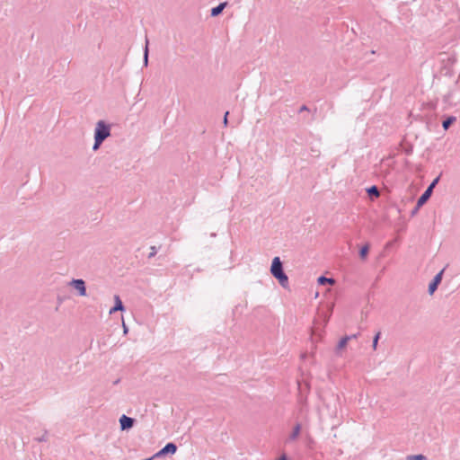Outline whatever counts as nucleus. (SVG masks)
<instances>
[{
	"label": "nucleus",
	"mask_w": 460,
	"mask_h": 460,
	"mask_svg": "<svg viewBox=\"0 0 460 460\" xmlns=\"http://www.w3.org/2000/svg\"><path fill=\"white\" fill-rule=\"evenodd\" d=\"M270 274L279 281L282 288H287L288 287V277L284 270L283 262L278 256L272 259Z\"/></svg>",
	"instance_id": "nucleus-1"
},
{
	"label": "nucleus",
	"mask_w": 460,
	"mask_h": 460,
	"mask_svg": "<svg viewBox=\"0 0 460 460\" xmlns=\"http://www.w3.org/2000/svg\"><path fill=\"white\" fill-rule=\"evenodd\" d=\"M111 136V125L104 120H99L94 129V138L105 141Z\"/></svg>",
	"instance_id": "nucleus-2"
},
{
	"label": "nucleus",
	"mask_w": 460,
	"mask_h": 460,
	"mask_svg": "<svg viewBox=\"0 0 460 460\" xmlns=\"http://www.w3.org/2000/svg\"><path fill=\"white\" fill-rule=\"evenodd\" d=\"M440 180V175H438V177H436L431 182L430 184L427 187V189L424 190V192L419 197V204L420 205H425L428 200L430 199L432 193H433V190L434 188L437 186V184L438 183Z\"/></svg>",
	"instance_id": "nucleus-3"
},
{
	"label": "nucleus",
	"mask_w": 460,
	"mask_h": 460,
	"mask_svg": "<svg viewBox=\"0 0 460 460\" xmlns=\"http://www.w3.org/2000/svg\"><path fill=\"white\" fill-rule=\"evenodd\" d=\"M69 285L74 288L75 290H77L78 295L81 296H85L87 295L86 293V285L85 281L82 279H73Z\"/></svg>",
	"instance_id": "nucleus-4"
},
{
	"label": "nucleus",
	"mask_w": 460,
	"mask_h": 460,
	"mask_svg": "<svg viewBox=\"0 0 460 460\" xmlns=\"http://www.w3.org/2000/svg\"><path fill=\"white\" fill-rule=\"evenodd\" d=\"M443 273H444V269L441 270L438 273H437L434 276L433 279L429 282V287H428V292L429 295H433L435 293V291L438 289L439 284L442 281Z\"/></svg>",
	"instance_id": "nucleus-5"
},
{
	"label": "nucleus",
	"mask_w": 460,
	"mask_h": 460,
	"mask_svg": "<svg viewBox=\"0 0 460 460\" xmlns=\"http://www.w3.org/2000/svg\"><path fill=\"white\" fill-rule=\"evenodd\" d=\"M136 422V420L134 418L128 417L125 414H123L119 418V425L121 430H128L131 428H133L134 424Z\"/></svg>",
	"instance_id": "nucleus-6"
},
{
	"label": "nucleus",
	"mask_w": 460,
	"mask_h": 460,
	"mask_svg": "<svg viewBox=\"0 0 460 460\" xmlns=\"http://www.w3.org/2000/svg\"><path fill=\"white\" fill-rule=\"evenodd\" d=\"M228 5V2H221L219 3V4H217V6L213 7L211 10H210V15L212 17H217L218 16L219 14L222 13V12L224 11V9Z\"/></svg>",
	"instance_id": "nucleus-7"
},
{
	"label": "nucleus",
	"mask_w": 460,
	"mask_h": 460,
	"mask_svg": "<svg viewBox=\"0 0 460 460\" xmlns=\"http://www.w3.org/2000/svg\"><path fill=\"white\" fill-rule=\"evenodd\" d=\"M366 192L370 199H377L380 196V190L377 186L372 185L366 189Z\"/></svg>",
	"instance_id": "nucleus-8"
},
{
	"label": "nucleus",
	"mask_w": 460,
	"mask_h": 460,
	"mask_svg": "<svg viewBox=\"0 0 460 460\" xmlns=\"http://www.w3.org/2000/svg\"><path fill=\"white\" fill-rule=\"evenodd\" d=\"M177 446L175 443L173 442H169L167 443L162 449H163V453L167 456V455H174L177 451Z\"/></svg>",
	"instance_id": "nucleus-9"
},
{
	"label": "nucleus",
	"mask_w": 460,
	"mask_h": 460,
	"mask_svg": "<svg viewBox=\"0 0 460 460\" xmlns=\"http://www.w3.org/2000/svg\"><path fill=\"white\" fill-rule=\"evenodd\" d=\"M369 250H370V244L368 243H367L359 249V252H358L359 258L361 260H366L368 256Z\"/></svg>",
	"instance_id": "nucleus-10"
},
{
	"label": "nucleus",
	"mask_w": 460,
	"mask_h": 460,
	"mask_svg": "<svg viewBox=\"0 0 460 460\" xmlns=\"http://www.w3.org/2000/svg\"><path fill=\"white\" fill-rule=\"evenodd\" d=\"M456 120V118L455 116H447L443 121H442V128L444 130H447L451 125H453Z\"/></svg>",
	"instance_id": "nucleus-11"
},
{
	"label": "nucleus",
	"mask_w": 460,
	"mask_h": 460,
	"mask_svg": "<svg viewBox=\"0 0 460 460\" xmlns=\"http://www.w3.org/2000/svg\"><path fill=\"white\" fill-rule=\"evenodd\" d=\"M317 283L321 286H325L327 284H334L335 283V280L334 279L332 278H327L323 275L320 276L318 279H317Z\"/></svg>",
	"instance_id": "nucleus-12"
},
{
	"label": "nucleus",
	"mask_w": 460,
	"mask_h": 460,
	"mask_svg": "<svg viewBox=\"0 0 460 460\" xmlns=\"http://www.w3.org/2000/svg\"><path fill=\"white\" fill-rule=\"evenodd\" d=\"M300 432H301V424L300 423H296L294 426L293 430H292V432L289 435V439L290 440H296L298 438Z\"/></svg>",
	"instance_id": "nucleus-13"
},
{
	"label": "nucleus",
	"mask_w": 460,
	"mask_h": 460,
	"mask_svg": "<svg viewBox=\"0 0 460 460\" xmlns=\"http://www.w3.org/2000/svg\"><path fill=\"white\" fill-rule=\"evenodd\" d=\"M349 341V338L348 337V335H345L344 337H342L337 344L336 352L338 353L341 349H343L344 348H346Z\"/></svg>",
	"instance_id": "nucleus-14"
},
{
	"label": "nucleus",
	"mask_w": 460,
	"mask_h": 460,
	"mask_svg": "<svg viewBox=\"0 0 460 460\" xmlns=\"http://www.w3.org/2000/svg\"><path fill=\"white\" fill-rule=\"evenodd\" d=\"M148 44L149 40L147 37H146V44L144 48V56H143V63L145 66H147L148 65V55H149V49H148Z\"/></svg>",
	"instance_id": "nucleus-15"
},
{
	"label": "nucleus",
	"mask_w": 460,
	"mask_h": 460,
	"mask_svg": "<svg viewBox=\"0 0 460 460\" xmlns=\"http://www.w3.org/2000/svg\"><path fill=\"white\" fill-rule=\"evenodd\" d=\"M116 309H118L119 311H124L125 310V306L119 297V295H115L114 296V305Z\"/></svg>",
	"instance_id": "nucleus-16"
},
{
	"label": "nucleus",
	"mask_w": 460,
	"mask_h": 460,
	"mask_svg": "<svg viewBox=\"0 0 460 460\" xmlns=\"http://www.w3.org/2000/svg\"><path fill=\"white\" fill-rule=\"evenodd\" d=\"M380 337H381V332L379 331V332H377L375 334V336H374V338H373L372 347H373V349H374V350H376V348H377V344H378V341H379Z\"/></svg>",
	"instance_id": "nucleus-17"
},
{
	"label": "nucleus",
	"mask_w": 460,
	"mask_h": 460,
	"mask_svg": "<svg viewBox=\"0 0 460 460\" xmlns=\"http://www.w3.org/2000/svg\"><path fill=\"white\" fill-rule=\"evenodd\" d=\"M426 456L419 454V455H410L407 456V460H426Z\"/></svg>",
	"instance_id": "nucleus-18"
},
{
	"label": "nucleus",
	"mask_w": 460,
	"mask_h": 460,
	"mask_svg": "<svg viewBox=\"0 0 460 460\" xmlns=\"http://www.w3.org/2000/svg\"><path fill=\"white\" fill-rule=\"evenodd\" d=\"M402 151L407 155H411L413 152V146L411 144H407L402 146Z\"/></svg>",
	"instance_id": "nucleus-19"
},
{
	"label": "nucleus",
	"mask_w": 460,
	"mask_h": 460,
	"mask_svg": "<svg viewBox=\"0 0 460 460\" xmlns=\"http://www.w3.org/2000/svg\"><path fill=\"white\" fill-rule=\"evenodd\" d=\"M103 142L104 141H102L101 139L94 138V143H93V151H97Z\"/></svg>",
	"instance_id": "nucleus-20"
},
{
	"label": "nucleus",
	"mask_w": 460,
	"mask_h": 460,
	"mask_svg": "<svg viewBox=\"0 0 460 460\" xmlns=\"http://www.w3.org/2000/svg\"><path fill=\"white\" fill-rule=\"evenodd\" d=\"M422 206H423V205H420V204H419V199H417V203H416L415 207H414V208H413V209L411 211V217L415 216V215L418 213L419 209H420Z\"/></svg>",
	"instance_id": "nucleus-21"
},
{
	"label": "nucleus",
	"mask_w": 460,
	"mask_h": 460,
	"mask_svg": "<svg viewBox=\"0 0 460 460\" xmlns=\"http://www.w3.org/2000/svg\"><path fill=\"white\" fill-rule=\"evenodd\" d=\"M150 250H151V252L148 254V259L155 257L157 253V248L155 246H151Z\"/></svg>",
	"instance_id": "nucleus-22"
},
{
	"label": "nucleus",
	"mask_w": 460,
	"mask_h": 460,
	"mask_svg": "<svg viewBox=\"0 0 460 460\" xmlns=\"http://www.w3.org/2000/svg\"><path fill=\"white\" fill-rule=\"evenodd\" d=\"M35 439H36L38 442H45V441H47V440H48V432H47V431H45V433H44L41 437L37 438H35Z\"/></svg>",
	"instance_id": "nucleus-23"
},
{
	"label": "nucleus",
	"mask_w": 460,
	"mask_h": 460,
	"mask_svg": "<svg viewBox=\"0 0 460 460\" xmlns=\"http://www.w3.org/2000/svg\"><path fill=\"white\" fill-rule=\"evenodd\" d=\"M164 456H165V455L163 453V449H160L152 457L154 459V458H160V457H164Z\"/></svg>",
	"instance_id": "nucleus-24"
},
{
	"label": "nucleus",
	"mask_w": 460,
	"mask_h": 460,
	"mask_svg": "<svg viewBox=\"0 0 460 460\" xmlns=\"http://www.w3.org/2000/svg\"><path fill=\"white\" fill-rule=\"evenodd\" d=\"M228 115H229V111H226L224 115V119H223V123H224V126L226 127L227 124H228Z\"/></svg>",
	"instance_id": "nucleus-25"
},
{
	"label": "nucleus",
	"mask_w": 460,
	"mask_h": 460,
	"mask_svg": "<svg viewBox=\"0 0 460 460\" xmlns=\"http://www.w3.org/2000/svg\"><path fill=\"white\" fill-rule=\"evenodd\" d=\"M310 111V110H309V108H308L306 105H305V104H304V105H302V106L300 107V109H299V111H299V112H303V111Z\"/></svg>",
	"instance_id": "nucleus-26"
},
{
	"label": "nucleus",
	"mask_w": 460,
	"mask_h": 460,
	"mask_svg": "<svg viewBox=\"0 0 460 460\" xmlns=\"http://www.w3.org/2000/svg\"><path fill=\"white\" fill-rule=\"evenodd\" d=\"M359 332L358 333H355V334H351V335H348V337L349 338V341L352 340V339H357L358 336H359Z\"/></svg>",
	"instance_id": "nucleus-27"
},
{
	"label": "nucleus",
	"mask_w": 460,
	"mask_h": 460,
	"mask_svg": "<svg viewBox=\"0 0 460 460\" xmlns=\"http://www.w3.org/2000/svg\"><path fill=\"white\" fill-rule=\"evenodd\" d=\"M119 311L118 309L115 308V306H112L111 309H110V314H113L115 312Z\"/></svg>",
	"instance_id": "nucleus-28"
},
{
	"label": "nucleus",
	"mask_w": 460,
	"mask_h": 460,
	"mask_svg": "<svg viewBox=\"0 0 460 460\" xmlns=\"http://www.w3.org/2000/svg\"><path fill=\"white\" fill-rule=\"evenodd\" d=\"M278 460H288L287 456L284 454L282 455Z\"/></svg>",
	"instance_id": "nucleus-29"
},
{
	"label": "nucleus",
	"mask_w": 460,
	"mask_h": 460,
	"mask_svg": "<svg viewBox=\"0 0 460 460\" xmlns=\"http://www.w3.org/2000/svg\"><path fill=\"white\" fill-rule=\"evenodd\" d=\"M451 97V93H448L447 95H445V101H448L449 98Z\"/></svg>",
	"instance_id": "nucleus-30"
},
{
	"label": "nucleus",
	"mask_w": 460,
	"mask_h": 460,
	"mask_svg": "<svg viewBox=\"0 0 460 460\" xmlns=\"http://www.w3.org/2000/svg\"><path fill=\"white\" fill-rule=\"evenodd\" d=\"M119 383V379H117L113 382V385H118Z\"/></svg>",
	"instance_id": "nucleus-31"
}]
</instances>
